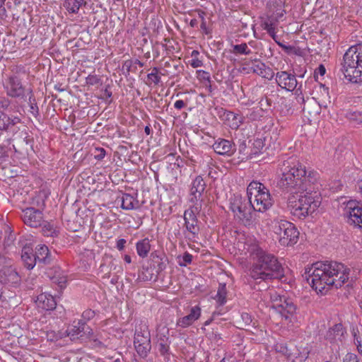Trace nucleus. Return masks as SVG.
Listing matches in <instances>:
<instances>
[{
    "instance_id": "7ed1b4c3",
    "label": "nucleus",
    "mask_w": 362,
    "mask_h": 362,
    "mask_svg": "<svg viewBox=\"0 0 362 362\" xmlns=\"http://www.w3.org/2000/svg\"><path fill=\"white\" fill-rule=\"evenodd\" d=\"M293 193L300 194L298 199L289 198L288 207L293 216L299 218H305L317 211L321 204V198L313 187L307 186V189L295 191Z\"/></svg>"
},
{
    "instance_id": "680f3d73",
    "label": "nucleus",
    "mask_w": 362,
    "mask_h": 362,
    "mask_svg": "<svg viewBox=\"0 0 362 362\" xmlns=\"http://www.w3.org/2000/svg\"><path fill=\"white\" fill-rule=\"evenodd\" d=\"M357 187H358V191L362 194V180H361L360 181L358 182Z\"/></svg>"
},
{
    "instance_id": "72a5a7b5",
    "label": "nucleus",
    "mask_w": 362,
    "mask_h": 362,
    "mask_svg": "<svg viewBox=\"0 0 362 362\" xmlns=\"http://www.w3.org/2000/svg\"><path fill=\"white\" fill-rule=\"evenodd\" d=\"M262 28L267 32L273 33L276 30V24L275 21L272 18H268L266 21L262 23Z\"/></svg>"
},
{
    "instance_id": "a211bd4d",
    "label": "nucleus",
    "mask_w": 362,
    "mask_h": 362,
    "mask_svg": "<svg viewBox=\"0 0 362 362\" xmlns=\"http://www.w3.org/2000/svg\"><path fill=\"white\" fill-rule=\"evenodd\" d=\"M198 212V208L194 207L186 210L184 213L185 225L192 238H195L199 231L198 220L196 215Z\"/></svg>"
},
{
    "instance_id": "ddd939ff",
    "label": "nucleus",
    "mask_w": 362,
    "mask_h": 362,
    "mask_svg": "<svg viewBox=\"0 0 362 362\" xmlns=\"http://www.w3.org/2000/svg\"><path fill=\"white\" fill-rule=\"evenodd\" d=\"M256 259L277 277L282 275L283 267L277 258L272 254L258 249L256 253Z\"/></svg>"
},
{
    "instance_id": "e2e57ef3",
    "label": "nucleus",
    "mask_w": 362,
    "mask_h": 362,
    "mask_svg": "<svg viewBox=\"0 0 362 362\" xmlns=\"http://www.w3.org/2000/svg\"><path fill=\"white\" fill-rule=\"evenodd\" d=\"M151 73L154 74L155 75H158V69L157 67L153 68Z\"/></svg>"
},
{
    "instance_id": "9b49d317",
    "label": "nucleus",
    "mask_w": 362,
    "mask_h": 362,
    "mask_svg": "<svg viewBox=\"0 0 362 362\" xmlns=\"http://www.w3.org/2000/svg\"><path fill=\"white\" fill-rule=\"evenodd\" d=\"M66 334L70 337L72 341L79 339L81 337L86 335L95 343V346L99 347H106L108 346L107 339L102 341V337H96L93 334L91 329L86 327V323L83 320H79L76 325H73L71 327L66 330Z\"/></svg>"
},
{
    "instance_id": "7c9ffc66",
    "label": "nucleus",
    "mask_w": 362,
    "mask_h": 362,
    "mask_svg": "<svg viewBox=\"0 0 362 362\" xmlns=\"http://www.w3.org/2000/svg\"><path fill=\"white\" fill-rule=\"evenodd\" d=\"M232 50L230 51L231 53L238 55V54H245V55H249L252 53L251 49L249 48L247 44L246 43H241L239 45H232Z\"/></svg>"
},
{
    "instance_id": "f704fd0d",
    "label": "nucleus",
    "mask_w": 362,
    "mask_h": 362,
    "mask_svg": "<svg viewBox=\"0 0 362 362\" xmlns=\"http://www.w3.org/2000/svg\"><path fill=\"white\" fill-rule=\"evenodd\" d=\"M353 336L357 349L362 354V332H359L358 329H353Z\"/></svg>"
},
{
    "instance_id": "dca6fc26",
    "label": "nucleus",
    "mask_w": 362,
    "mask_h": 362,
    "mask_svg": "<svg viewBox=\"0 0 362 362\" xmlns=\"http://www.w3.org/2000/svg\"><path fill=\"white\" fill-rule=\"evenodd\" d=\"M22 218L26 225L33 228L40 227L44 223L42 212L34 208H27L23 211Z\"/></svg>"
},
{
    "instance_id": "774afa93",
    "label": "nucleus",
    "mask_w": 362,
    "mask_h": 362,
    "mask_svg": "<svg viewBox=\"0 0 362 362\" xmlns=\"http://www.w3.org/2000/svg\"><path fill=\"white\" fill-rule=\"evenodd\" d=\"M321 88H322V89H323V90H324L326 93H327V88H326L325 86H321Z\"/></svg>"
},
{
    "instance_id": "bf43d9fd",
    "label": "nucleus",
    "mask_w": 362,
    "mask_h": 362,
    "mask_svg": "<svg viewBox=\"0 0 362 362\" xmlns=\"http://www.w3.org/2000/svg\"><path fill=\"white\" fill-rule=\"evenodd\" d=\"M197 20L194 18L191 20L189 25L191 27H195L197 25Z\"/></svg>"
},
{
    "instance_id": "09e8293b",
    "label": "nucleus",
    "mask_w": 362,
    "mask_h": 362,
    "mask_svg": "<svg viewBox=\"0 0 362 362\" xmlns=\"http://www.w3.org/2000/svg\"><path fill=\"white\" fill-rule=\"evenodd\" d=\"M95 315L94 311L91 310H87L83 313V317L86 319L90 320Z\"/></svg>"
},
{
    "instance_id": "052dcab7",
    "label": "nucleus",
    "mask_w": 362,
    "mask_h": 362,
    "mask_svg": "<svg viewBox=\"0 0 362 362\" xmlns=\"http://www.w3.org/2000/svg\"><path fill=\"white\" fill-rule=\"evenodd\" d=\"M99 151H100V153L98 157L99 158H103L105 155V151L103 148H100Z\"/></svg>"
},
{
    "instance_id": "3c124183",
    "label": "nucleus",
    "mask_w": 362,
    "mask_h": 362,
    "mask_svg": "<svg viewBox=\"0 0 362 362\" xmlns=\"http://www.w3.org/2000/svg\"><path fill=\"white\" fill-rule=\"evenodd\" d=\"M185 105L186 103L182 100H177L174 104V107L177 110H181L182 108L185 107Z\"/></svg>"
},
{
    "instance_id": "c85d7f7f",
    "label": "nucleus",
    "mask_w": 362,
    "mask_h": 362,
    "mask_svg": "<svg viewBox=\"0 0 362 362\" xmlns=\"http://www.w3.org/2000/svg\"><path fill=\"white\" fill-rule=\"evenodd\" d=\"M86 4L85 0H65L64 7L69 13H78L80 8Z\"/></svg>"
},
{
    "instance_id": "1a4fd4ad",
    "label": "nucleus",
    "mask_w": 362,
    "mask_h": 362,
    "mask_svg": "<svg viewBox=\"0 0 362 362\" xmlns=\"http://www.w3.org/2000/svg\"><path fill=\"white\" fill-rule=\"evenodd\" d=\"M47 276L51 281V286H54L55 292L47 293L49 298L47 297V311L53 310L56 308L57 302L55 298L59 297L62 293L63 289L66 286V276L64 275L62 271L59 267L49 269L47 272Z\"/></svg>"
},
{
    "instance_id": "cd10ccee",
    "label": "nucleus",
    "mask_w": 362,
    "mask_h": 362,
    "mask_svg": "<svg viewBox=\"0 0 362 362\" xmlns=\"http://www.w3.org/2000/svg\"><path fill=\"white\" fill-rule=\"evenodd\" d=\"M170 341L165 335L160 337L158 341V349L160 355L165 357V358H169L170 353Z\"/></svg>"
},
{
    "instance_id": "8fccbe9b",
    "label": "nucleus",
    "mask_w": 362,
    "mask_h": 362,
    "mask_svg": "<svg viewBox=\"0 0 362 362\" xmlns=\"http://www.w3.org/2000/svg\"><path fill=\"white\" fill-rule=\"evenodd\" d=\"M190 65L193 68H198V67L202 66L203 65V63L201 60H199L198 59H193L190 63Z\"/></svg>"
},
{
    "instance_id": "a18cd8bd",
    "label": "nucleus",
    "mask_w": 362,
    "mask_h": 362,
    "mask_svg": "<svg viewBox=\"0 0 362 362\" xmlns=\"http://www.w3.org/2000/svg\"><path fill=\"white\" fill-rule=\"evenodd\" d=\"M240 317L244 325H249L252 322L251 315L247 313H242Z\"/></svg>"
},
{
    "instance_id": "6ab92c4d",
    "label": "nucleus",
    "mask_w": 362,
    "mask_h": 362,
    "mask_svg": "<svg viewBox=\"0 0 362 362\" xmlns=\"http://www.w3.org/2000/svg\"><path fill=\"white\" fill-rule=\"evenodd\" d=\"M274 76L277 85L283 89L293 91L297 86L298 82L294 74L281 71L275 74Z\"/></svg>"
},
{
    "instance_id": "423d86ee",
    "label": "nucleus",
    "mask_w": 362,
    "mask_h": 362,
    "mask_svg": "<svg viewBox=\"0 0 362 362\" xmlns=\"http://www.w3.org/2000/svg\"><path fill=\"white\" fill-rule=\"evenodd\" d=\"M247 195L255 211L264 212L273 204L269 189L259 182L252 181L249 184Z\"/></svg>"
},
{
    "instance_id": "69168bd1",
    "label": "nucleus",
    "mask_w": 362,
    "mask_h": 362,
    "mask_svg": "<svg viewBox=\"0 0 362 362\" xmlns=\"http://www.w3.org/2000/svg\"><path fill=\"white\" fill-rule=\"evenodd\" d=\"M212 320H213V319H212V318H211V319H209V320H206V321L204 322V325H205V326H208V325H209L211 324V322H212Z\"/></svg>"
},
{
    "instance_id": "5fc2aeb1",
    "label": "nucleus",
    "mask_w": 362,
    "mask_h": 362,
    "mask_svg": "<svg viewBox=\"0 0 362 362\" xmlns=\"http://www.w3.org/2000/svg\"><path fill=\"white\" fill-rule=\"evenodd\" d=\"M20 122V119L18 117H14L13 119L10 118V124L14 125Z\"/></svg>"
},
{
    "instance_id": "4d7b16f0",
    "label": "nucleus",
    "mask_w": 362,
    "mask_h": 362,
    "mask_svg": "<svg viewBox=\"0 0 362 362\" xmlns=\"http://www.w3.org/2000/svg\"><path fill=\"white\" fill-rule=\"evenodd\" d=\"M124 260L125 261V262H127V264H130L132 262V258L129 255H125L124 257Z\"/></svg>"
},
{
    "instance_id": "603ef678",
    "label": "nucleus",
    "mask_w": 362,
    "mask_h": 362,
    "mask_svg": "<svg viewBox=\"0 0 362 362\" xmlns=\"http://www.w3.org/2000/svg\"><path fill=\"white\" fill-rule=\"evenodd\" d=\"M126 240L124 239H119L117 242V248L119 250H122L124 247Z\"/></svg>"
},
{
    "instance_id": "0e129e2a",
    "label": "nucleus",
    "mask_w": 362,
    "mask_h": 362,
    "mask_svg": "<svg viewBox=\"0 0 362 362\" xmlns=\"http://www.w3.org/2000/svg\"><path fill=\"white\" fill-rule=\"evenodd\" d=\"M135 64H138L140 67L144 66V63L138 59L136 60Z\"/></svg>"
},
{
    "instance_id": "393cba45",
    "label": "nucleus",
    "mask_w": 362,
    "mask_h": 362,
    "mask_svg": "<svg viewBox=\"0 0 362 362\" xmlns=\"http://www.w3.org/2000/svg\"><path fill=\"white\" fill-rule=\"evenodd\" d=\"M205 182L201 176H197L192 183V187L190 189V194L193 197L191 201L193 199H197L199 198L205 189Z\"/></svg>"
},
{
    "instance_id": "13d9d810",
    "label": "nucleus",
    "mask_w": 362,
    "mask_h": 362,
    "mask_svg": "<svg viewBox=\"0 0 362 362\" xmlns=\"http://www.w3.org/2000/svg\"><path fill=\"white\" fill-rule=\"evenodd\" d=\"M139 277L142 279L144 281H148L151 279V277L148 278L147 276L144 275V272H142Z\"/></svg>"
},
{
    "instance_id": "338daca9",
    "label": "nucleus",
    "mask_w": 362,
    "mask_h": 362,
    "mask_svg": "<svg viewBox=\"0 0 362 362\" xmlns=\"http://www.w3.org/2000/svg\"><path fill=\"white\" fill-rule=\"evenodd\" d=\"M145 132L147 134H150V128L148 127H145Z\"/></svg>"
},
{
    "instance_id": "a19ab883",
    "label": "nucleus",
    "mask_w": 362,
    "mask_h": 362,
    "mask_svg": "<svg viewBox=\"0 0 362 362\" xmlns=\"http://www.w3.org/2000/svg\"><path fill=\"white\" fill-rule=\"evenodd\" d=\"M259 110H255L251 109L248 110V112L246 114V117L250 120H256L259 117Z\"/></svg>"
},
{
    "instance_id": "6e6d98bb",
    "label": "nucleus",
    "mask_w": 362,
    "mask_h": 362,
    "mask_svg": "<svg viewBox=\"0 0 362 362\" xmlns=\"http://www.w3.org/2000/svg\"><path fill=\"white\" fill-rule=\"evenodd\" d=\"M202 14H204V13H202ZM201 18L202 19V24H201V28L202 30H206V22L204 21L203 15H201Z\"/></svg>"
},
{
    "instance_id": "c9c22d12",
    "label": "nucleus",
    "mask_w": 362,
    "mask_h": 362,
    "mask_svg": "<svg viewBox=\"0 0 362 362\" xmlns=\"http://www.w3.org/2000/svg\"><path fill=\"white\" fill-rule=\"evenodd\" d=\"M197 78L201 80L206 81V86L209 87V90L211 88V78L209 72L205 71L204 70H198L197 71Z\"/></svg>"
},
{
    "instance_id": "f3484780",
    "label": "nucleus",
    "mask_w": 362,
    "mask_h": 362,
    "mask_svg": "<svg viewBox=\"0 0 362 362\" xmlns=\"http://www.w3.org/2000/svg\"><path fill=\"white\" fill-rule=\"evenodd\" d=\"M250 276L258 282L278 278L275 274L270 272L269 269H267L264 266L262 265V264L257 259L254 262L250 269Z\"/></svg>"
},
{
    "instance_id": "4468645a",
    "label": "nucleus",
    "mask_w": 362,
    "mask_h": 362,
    "mask_svg": "<svg viewBox=\"0 0 362 362\" xmlns=\"http://www.w3.org/2000/svg\"><path fill=\"white\" fill-rule=\"evenodd\" d=\"M18 281V274L12 267L11 259L0 256V282L2 284H14Z\"/></svg>"
},
{
    "instance_id": "412c9836",
    "label": "nucleus",
    "mask_w": 362,
    "mask_h": 362,
    "mask_svg": "<svg viewBox=\"0 0 362 362\" xmlns=\"http://www.w3.org/2000/svg\"><path fill=\"white\" fill-rule=\"evenodd\" d=\"M213 148L216 153L228 156H232L236 151L234 143L224 139H218L213 144Z\"/></svg>"
},
{
    "instance_id": "4c0bfd02",
    "label": "nucleus",
    "mask_w": 362,
    "mask_h": 362,
    "mask_svg": "<svg viewBox=\"0 0 362 362\" xmlns=\"http://www.w3.org/2000/svg\"><path fill=\"white\" fill-rule=\"evenodd\" d=\"M63 333L60 332H56L54 330L51 332H47V341H55L58 339H61L63 337Z\"/></svg>"
},
{
    "instance_id": "2eb2a0df",
    "label": "nucleus",
    "mask_w": 362,
    "mask_h": 362,
    "mask_svg": "<svg viewBox=\"0 0 362 362\" xmlns=\"http://www.w3.org/2000/svg\"><path fill=\"white\" fill-rule=\"evenodd\" d=\"M39 247H36L37 252L35 255L33 254V248L30 246H24L22 250L21 259L25 264V266L28 269H33L37 261L39 263L44 262L45 257L42 255L44 245H38Z\"/></svg>"
},
{
    "instance_id": "ea45409f",
    "label": "nucleus",
    "mask_w": 362,
    "mask_h": 362,
    "mask_svg": "<svg viewBox=\"0 0 362 362\" xmlns=\"http://www.w3.org/2000/svg\"><path fill=\"white\" fill-rule=\"evenodd\" d=\"M86 82L88 85L94 86L100 83V78L96 75H89L86 78Z\"/></svg>"
},
{
    "instance_id": "49530a36",
    "label": "nucleus",
    "mask_w": 362,
    "mask_h": 362,
    "mask_svg": "<svg viewBox=\"0 0 362 362\" xmlns=\"http://www.w3.org/2000/svg\"><path fill=\"white\" fill-rule=\"evenodd\" d=\"M9 149L10 148L5 144L0 145V159L8 156V152Z\"/></svg>"
},
{
    "instance_id": "c03bdc74",
    "label": "nucleus",
    "mask_w": 362,
    "mask_h": 362,
    "mask_svg": "<svg viewBox=\"0 0 362 362\" xmlns=\"http://www.w3.org/2000/svg\"><path fill=\"white\" fill-rule=\"evenodd\" d=\"M269 35L272 37V39L276 42V43L279 47H281V48H283L285 50H287V49H290L289 47L284 45L283 43H281V42H280L279 41L277 40V36H276V30L274 31H273V33H269Z\"/></svg>"
},
{
    "instance_id": "f03ea898",
    "label": "nucleus",
    "mask_w": 362,
    "mask_h": 362,
    "mask_svg": "<svg viewBox=\"0 0 362 362\" xmlns=\"http://www.w3.org/2000/svg\"><path fill=\"white\" fill-rule=\"evenodd\" d=\"M279 169L281 178L278 185L287 192L307 189V182L314 184L318 178V173L315 171L309 172L307 175L305 167L295 156L283 160Z\"/></svg>"
},
{
    "instance_id": "2f4dec72",
    "label": "nucleus",
    "mask_w": 362,
    "mask_h": 362,
    "mask_svg": "<svg viewBox=\"0 0 362 362\" xmlns=\"http://www.w3.org/2000/svg\"><path fill=\"white\" fill-rule=\"evenodd\" d=\"M345 117L354 124H362V112L360 111H347Z\"/></svg>"
},
{
    "instance_id": "9d476101",
    "label": "nucleus",
    "mask_w": 362,
    "mask_h": 362,
    "mask_svg": "<svg viewBox=\"0 0 362 362\" xmlns=\"http://www.w3.org/2000/svg\"><path fill=\"white\" fill-rule=\"evenodd\" d=\"M134 346L140 358H146L151 350V334L145 324L136 327L134 337Z\"/></svg>"
},
{
    "instance_id": "473e14b6",
    "label": "nucleus",
    "mask_w": 362,
    "mask_h": 362,
    "mask_svg": "<svg viewBox=\"0 0 362 362\" xmlns=\"http://www.w3.org/2000/svg\"><path fill=\"white\" fill-rule=\"evenodd\" d=\"M134 197L129 194H124L122 197V207L124 209L130 210L134 208Z\"/></svg>"
},
{
    "instance_id": "37998d69",
    "label": "nucleus",
    "mask_w": 362,
    "mask_h": 362,
    "mask_svg": "<svg viewBox=\"0 0 362 362\" xmlns=\"http://www.w3.org/2000/svg\"><path fill=\"white\" fill-rule=\"evenodd\" d=\"M343 362H359L357 356L352 353H348L344 358Z\"/></svg>"
},
{
    "instance_id": "b1692460",
    "label": "nucleus",
    "mask_w": 362,
    "mask_h": 362,
    "mask_svg": "<svg viewBox=\"0 0 362 362\" xmlns=\"http://www.w3.org/2000/svg\"><path fill=\"white\" fill-rule=\"evenodd\" d=\"M345 331L341 324H336L326 334V339L331 343L341 341Z\"/></svg>"
},
{
    "instance_id": "c756f323",
    "label": "nucleus",
    "mask_w": 362,
    "mask_h": 362,
    "mask_svg": "<svg viewBox=\"0 0 362 362\" xmlns=\"http://www.w3.org/2000/svg\"><path fill=\"white\" fill-rule=\"evenodd\" d=\"M136 252L139 257L145 258L151 250L150 241L148 238H144L136 243Z\"/></svg>"
},
{
    "instance_id": "6e6552de",
    "label": "nucleus",
    "mask_w": 362,
    "mask_h": 362,
    "mask_svg": "<svg viewBox=\"0 0 362 362\" xmlns=\"http://www.w3.org/2000/svg\"><path fill=\"white\" fill-rule=\"evenodd\" d=\"M272 230L282 246L293 245L298 240L299 232L297 228L294 224L286 220L274 219L272 222Z\"/></svg>"
},
{
    "instance_id": "f8f14e48",
    "label": "nucleus",
    "mask_w": 362,
    "mask_h": 362,
    "mask_svg": "<svg viewBox=\"0 0 362 362\" xmlns=\"http://www.w3.org/2000/svg\"><path fill=\"white\" fill-rule=\"evenodd\" d=\"M344 215L347 223L362 230V204L356 201H349L344 208Z\"/></svg>"
},
{
    "instance_id": "e433bc0d",
    "label": "nucleus",
    "mask_w": 362,
    "mask_h": 362,
    "mask_svg": "<svg viewBox=\"0 0 362 362\" xmlns=\"http://www.w3.org/2000/svg\"><path fill=\"white\" fill-rule=\"evenodd\" d=\"M10 125V117L4 113L0 114V129H8Z\"/></svg>"
},
{
    "instance_id": "5701e85b",
    "label": "nucleus",
    "mask_w": 362,
    "mask_h": 362,
    "mask_svg": "<svg viewBox=\"0 0 362 362\" xmlns=\"http://www.w3.org/2000/svg\"><path fill=\"white\" fill-rule=\"evenodd\" d=\"M201 316V308L195 305L190 309L189 315L180 318L177 322V325L181 327H187L192 325Z\"/></svg>"
},
{
    "instance_id": "20e7f679",
    "label": "nucleus",
    "mask_w": 362,
    "mask_h": 362,
    "mask_svg": "<svg viewBox=\"0 0 362 362\" xmlns=\"http://www.w3.org/2000/svg\"><path fill=\"white\" fill-rule=\"evenodd\" d=\"M342 73L351 83L362 81V42L350 47L343 57Z\"/></svg>"
},
{
    "instance_id": "de8ad7c7",
    "label": "nucleus",
    "mask_w": 362,
    "mask_h": 362,
    "mask_svg": "<svg viewBox=\"0 0 362 362\" xmlns=\"http://www.w3.org/2000/svg\"><path fill=\"white\" fill-rule=\"evenodd\" d=\"M147 77L156 85L158 84L160 81V77L158 75H155L152 73L148 74Z\"/></svg>"
},
{
    "instance_id": "bb28decb",
    "label": "nucleus",
    "mask_w": 362,
    "mask_h": 362,
    "mask_svg": "<svg viewBox=\"0 0 362 362\" xmlns=\"http://www.w3.org/2000/svg\"><path fill=\"white\" fill-rule=\"evenodd\" d=\"M227 294L228 291L226 284L220 283L216 293L212 296L211 298L216 300L218 305H223L227 301Z\"/></svg>"
},
{
    "instance_id": "39448f33",
    "label": "nucleus",
    "mask_w": 362,
    "mask_h": 362,
    "mask_svg": "<svg viewBox=\"0 0 362 362\" xmlns=\"http://www.w3.org/2000/svg\"><path fill=\"white\" fill-rule=\"evenodd\" d=\"M270 298L272 308L279 314L284 323L288 326H293L298 322L296 305L291 298L276 291L270 293Z\"/></svg>"
},
{
    "instance_id": "0eeeda50",
    "label": "nucleus",
    "mask_w": 362,
    "mask_h": 362,
    "mask_svg": "<svg viewBox=\"0 0 362 362\" xmlns=\"http://www.w3.org/2000/svg\"><path fill=\"white\" fill-rule=\"evenodd\" d=\"M230 209L234 217L245 226L253 223L255 209L248 197L234 194L230 199Z\"/></svg>"
},
{
    "instance_id": "aec40b11",
    "label": "nucleus",
    "mask_w": 362,
    "mask_h": 362,
    "mask_svg": "<svg viewBox=\"0 0 362 362\" xmlns=\"http://www.w3.org/2000/svg\"><path fill=\"white\" fill-rule=\"evenodd\" d=\"M250 69L252 73L265 79L272 80L275 76L272 69L259 59H255L252 62Z\"/></svg>"
},
{
    "instance_id": "58836bf2",
    "label": "nucleus",
    "mask_w": 362,
    "mask_h": 362,
    "mask_svg": "<svg viewBox=\"0 0 362 362\" xmlns=\"http://www.w3.org/2000/svg\"><path fill=\"white\" fill-rule=\"evenodd\" d=\"M47 236L54 237L57 235L58 230L53 223H47Z\"/></svg>"
},
{
    "instance_id": "79ce46f5",
    "label": "nucleus",
    "mask_w": 362,
    "mask_h": 362,
    "mask_svg": "<svg viewBox=\"0 0 362 362\" xmlns=\"http://www.w3.org/2000/svg\"><path fill=\"white\" fill-rule=\"evenodd\" d=\"M183 262H180L181 267H186L187 264H190L192 261V255L188 252H185L182 257Z\"/></svg>"
},
{
    "instance_id": "f257e3e1",
    "label": "nucleus",
    "mask_w": 362,
    "mask_h": 362,
    "mask_svg": "<svg viewBox=\"0 0 362 362\" xmlns=\"http://www.w3.org/2000/svg\"><path fill=\"white\" fill-rule=\"evenodd\" d=\"M349 269L337 262H317L306 267L307 281L317 293L325 294L330 288L342 286L349 279Z\"/></svg>"
},
{
    "instance_id": "a878e982",
    "label": "nucleus",
    "mask_w": 362,
    "mask_h": 362,
    "mask_svg": "<svg viewBox=\"0 0 362 362\" xmlns=\"http://www.w3.org/2000/svg\"><path fill=\"white\" fill-rule=\"evenodd\" d=\"M284 4V0H269L268 6L274 14L275 21H279L286 13L283 8Z\"/></svg>"
},
{
    "instance_id": "4be33fe9",
    "label": "nucleus",
    "mask_w": 362,
    "mask_h": 362,
    "mask_svg": "<svg viewBox=\"0 0 362 362\" xmlns=\"http://www.w3.org/2000/svg\"><path fill=\"white\" fill-rule=\"evenodd\" d=\"M5 87L7 94L11 97L18 98L24 95V88L16 76L10 77Z\"/></svg>"
},
{
    "instance_id": "864d4df0",
    "label": "nucleus",
    "mask_w": 362,
    "mask_h": 362,
    "mask_svg": "<svg viewBox=\"0 0 362 362\" xmlns=\"http://www.w3.org/2000/svg\"><path fill=\"white\" fill-rule=\"evenodd\" d=\"M317 70L321 76H323L325 74V68L322 65H320Z\"/></svg>"
}]
</instances>
